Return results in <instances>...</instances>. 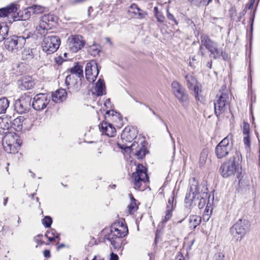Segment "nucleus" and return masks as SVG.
<instances>
[{
	"mask_svg": "<svg viewBox=\"0 0 260 260\" xmlns=\"http://www.w3.org/2000/svg\"><path fill=\"white\" fill-rule=\"evenodd\" d=\"M249 125L247 122H243V133L244 135H249Z\"/></svg>",
	"mask_w": 260,
	"mask_h": 260,
	"instance_id": "nucleus-41",
	"label": "nucleus"
},
{
	"mask_svg": "<svg viewBox=\"0 0 260 260\" xmlns=\"http://www.w3.org/2000/svg\"><path fill=\"white\" fill-rule=\"evenodd\" d=\"M138 131L137 128L134 126H127L123 131L121 138L123 141L125 142H132L137 137Z\"/></svg>",
	"mask_w": 260,
	"mask_h": 260,
	"instance_id": "nucleus-18",
	"label": "nucleus"
},
{
	"mask_svg": "<svg viewBox=\"0 0 260 260\" xmlns=\"http://www.w3.org/2000/svg\"><path fill=\"white\" fill-rule=\"evenodd\" d=\"M20 6L19 5L12 3L9 5L0 9V18L8 17L12 15L15 17L16 12L18 10Z\"/></svg>",
	"mask_w": 260,
	"mask_h": 260,
	"instance_id": "nucleus-19",
	"label": "nucleus"
},
{
	"mask_svg": "<svg viewBox=\"0 0 260 260\" xmlns=\"http://www.w3.org/2000/svg\"><path fill=\"white\" fill-rule=\"evenodd\" d=\"M154 11L155 16L157 15H158V14H159L158 11V8L156 7H154Z\"/></svg>",
	"mask_w": 260,
	"mask_h": 260,
	"instance_id": "nucleus-58",
	"label": "nucleus"
},
{
	"mask_svg": "<svg viewBox=\"0 0 260 260\" xmlns=\"http://www.w3.org/2000/svg\"><path fill=\"white\" fill-rule=\"evenodd\" d=\"M220 94H217L214 101V111L216 116H219L224 113L229 104V93L225 87Z\"/></svg>",
	"mask_w": 260,
	"mask_h": 260,
	"instance_id": "nucleus-10",
	"label": "nucleus"
},
{
	"mask_svg": "<svg viewBox=\"0 0 260 260\" xmlns=\"http://www.w3.org/2000/svg\"><path fill=\"white\" fill-rule=\"evenodd\" d=\"M47 19V17L44 16L40 20L39 24L37 26L36 29L38 34L41 35H45L47 33L48 27V25L46 22Z\"/></svg>",
	"mask_w": 260,
	"mask_h": 260,
	"instance_id": "nucleus-26",
	"label": "nucleus"
},
{
	"mask_svg": "<svg viewBox=\"0 0 260 260\" xmlns=\"http://www.w3.org/2000/svg\"><path fill=\"white\" fill-rule=\"evenodd\" d=\"M208 151L207 149H203L201 154L199 158V164L201 166L205 165L207 159Z\"/></svg>",
	"mask_w": 260,
	"mask_h": 260,
	"instance_id": "nucleus-34",
	"label": "nucleus"
},
{
	"mask_svg": "<svg viewBox=\"0 0 260 260\" xmlns=\"http://www.w3.org/2000/svg\"><path fill=\"white\" fill-rule=\"evenodd\" d=\"M43 254H44V256L45 257H49L50 256V251L49 250H45L44 251Z\"/></svg>",
	"mask_w": 260,
	"mask_h": 260,
	"instance_id": "nucleus-51",
	"label": "nucleus"
},
{
	"mask_svg": "<svg viewBox=\"0 0 260 260\" xmlns=\"http://www.w3.org/2000/svg\"><path fill=\"white\" fill-rule=\"evenodd\" d=\"M147 169L142 165L139 164L137 166L136 170L131 177V181L134 187L137 190H143L146 183L148 181V176L147 173Z\"/></svg>",
	"mask_w": 260,
	"mask_h": 260,
	"instance_id": "nucleus-3",
	"label": "nucleus"
},
{
	"mask_svg": "<svg viewBox=\"0 0 260 260\" xmlns=\"http://www.w3.org/2000/svg\"><path fill=\"white\" fill-rule=\"evenodd\" d=\"M9 101L6 98L0 99V114L5 113L9 106Z\"/></svg>",
	"mask_w": 260,
	"mask_h": 260,
	"instance_id": "nucleus-32",
	"label": "nucleus"
},
{
	"mask_svg": "<svg viewBox=\"0 0 260 260\" xmlns=\"http://www.w3.org/2000/svg\"><path fill=\"white\" fill-rule=\"evenodd\" d=\"M141 9L138 7L137 5L133 4L129 7V11L135 13V14H138L139 16L141 15L140 13Z\"/></svg>",
	"mask_w": 260,
	"mask_h": 260,
	"instance_id": "nucleus-37",
	"label": "nucleus"
},
{
	"mask_svg": "<svg viewBox=\"0 0 260 260\" xmlns=\"http://www.w3.org/2000/svg\"><path fill=\"white\" fill-rule=\"evenodd\" d=\"M205 47L210 52V55L214 59L220 57L222 54V49L218 48L216 43L209 39L206 35H202L201 38V46L200 52L202 55H204V48Z\"/></svg>",
	"mask_w": 260,
	"mask_h": 260,
	"instance_id": "nucleus-4",
	"label": "nucleus"
},
{
	"mask_svg": "<svg viewBox=\"0 0 260 260\" xmlns=\"http://www.w3.org/2000/svg\"><path fill=\"white\" fill-rule=\"evenodd\" d=\"M65 246L64 244H60L57 247V249L59 250V249L61 248H63Z\"/></svg>",
	"mask_w": 260,
	"mask_h": 260,
	"instance_id": "nucleus-59",
	"label": "nucleus"
},
{
	"mask_svg": "<svg viewBox=\"0 0 260 260\" xmlns=\"http://www.w3.org/2000/svg\"><path fill=\"white\" fill-rule=\"evenodd\" d=\"M23 120L24 116H19L15 118L12 122V127L17 132H22Z\"/></svg>",
	"mask_w": 260,
	"mask_h": 260,
	"instance_id": "nucleus-28",
	"label": "nucleus"
},
{
	"mask_svg": "<svg viewBox=\"0 0 260 260\" xmlns=\"http://www.w3.org/2000/svg\"><path fill=\"white\" fill-rule=\"evenodd\" d=\"M101 131L106 135L110 137H114L116 131L115 128L111 123L103 121L100 127Z\"/></svg>",
	"mask_w": 260,
	"mask_h": 260,
	"instance_id": "nucleus-21",
	"label": "nucleus"
},
{
	"mask_svg": "<svg viewBox=\"0 0 260 260\" xmlns=\"http://www.w3.org/2000/svg\"><path fill=\"white\" fill-rule=\"evenodd\" d=\"M172 211L173 210H172L170 209V208H169V209H167V210L166 212V215L163 217V218L162 219V222L163 223H165L167 221H168L169 219H170V218L172 217Z\"/></svg>",
	"mask_w": 260,
	"mask_h": 260,
	"instance_id": "nucleus-40",
	"label": "nucleus"
},
{
	"mask_svg": "<svg viewBox=\"0 0 260 260\" xmlns=\"http://www.w3.org/2000/svg\"><path fill=\"white\" fill-rule=\"evenodd\" d=\"M102 50L101 46L97 44H93L89 46L88 48V52L93 56H96Z\"/></svg>",
	"mask_w": 260,
	"mask_h": 260,
	"instance_id": "nucleus-30",
	"label": "nucleus"
},
{
	"mask_svg": "<svg viewBox=\"0 0 260 260\" xmlns=\"http://www.w3.org/2000/svg\"><path fill=\"white\" fill-rule=\"evenodd\" d=\"M210 215H208V214H203V220L205 221H207L210 218Z\"/></svg>",
	"mask_w": 260,
	"mask_h": 260,
	"instance_id": "nucleus-52",
	"label": "nucleus"
},
{
	"mask_svg": "<svg viewBox=\"0 0 260 260\" xmlns=\"http://www.w3.org/2000/svg\"><path fill=\"white\" fill-rule=\"evenodd\" d=\"M106 114L112 117L113 120H116V118H117L119 121H121L122 119L120 116V114L115 112L114 111H109L106 112Z\"/></svg>",
	"mask_w": 260,
	"mask_h": 260,
	"instance_id": "nucleus-36",
	"label": "nucleus"
},
{
	"mask_svg": "<svg viewBox=\"0 0 260 260\" xmlns=\"http://www.w3.org/2000/svg\"><path fill=\"white\" fill-rule=\"evenodd\" d=\"M243 142L247 149H249L250 147V140L249 135H244Z\"/></svg>",
	"mask_w": 260,
	"mask_h": 260,
	"instance_id": "nucleus-42",
	"label": "nucleus"
},
{
	"mask_svg": "<svg viewBox=\"0 0 260 260\" xmlns=\"http://www.w3.org/2000/svg\"><path fill=\"white\" fill-rule=\"evenodd\" d=\"M207 66L209 68H211V66H212V62H208V64H207Z\"/></svg>",
	"mask_w": 260,
	"mask_h": 260,
	"instance_id": "nucleus-61",
	"label": "nucleus"
},
{
	"mask_svg": "<svg viewBox=\"0 0 260 260\" xmlns=\"http://www.w3.org/2000/svg\"><path fill=\"white\" fill-rule=\"evenodd\" d=\"M208 194L206 192H200L197 182L194 180L190 184L189 192L186 193L185 203L187 207L197 205L199 209L203 208L206 204Z\"/></svg>",
	"mask_w": 260,
	"mask_h": 260,
	"instance_id": "nucleus-1",
	"label": "nucleus"
},
{
	"mask_svg": "<svg viewBox=\"0 0 260 260\" xmlns=\"http://www.w3.org/2000/svg\"><path fill=\"white\" fill-rule=\"evenodd\" d=\"M24 15H23V14L20 15V12H18V11H17L16 12L15 15V17H14L15 19H16V20L27 19L30 17V12L27 9H25L24 10Z\"/></svg>",
	"mask_w": 260,
	"mask_h": 260,
	"instance_id": "nucleus-33",
	"label": "nucleus"
},
{
	"mask_svg": "<svg viewBox=\"0 0 260 260\" xmlns=\"http://www.w3.org/2000/svg\"><path fill=\"white\" fill-rule=\"evenodd\" d=\"M47 234H49V236L55 237V238H58L59 237L58 234L56 233V231L54 230H50V231L48 232Z\"/></svg>",
	"mask_w": 260,
	"mask_h": 260,
	"instance_id": "nucleus-47",
	"label": "nucleus"
},
{
	"mask_svg": "<svg viewBox=\"0 0 260 260\" xmlns=\"http://www.w3.org/2000/svg\"><path fill=\"white\" fill-rule=\"evenodd\" d=\"M31 176L32 178L35 177V174L32 173V172H31Z\"/></svg>",
	"mask_w": 260,
	"mask_h": 260,
	"instance_id": "nucleus-64",
	"label": "nucleus"
},
{
	"mask_svg": "<svg viewBox=\"0 0 260 260\" xmlns=\"http://www.w3.org/2000/svg\"><path fill=\"white\" fill-rule=\"evenodd\" d=\"M39 8V6H34V9H35H35H38V8Z\"/></svg>",
	"mask_w": 260,
	"mask_h": 260,
	"instance_id": "nucleus-63",
	"label": "nucleus"
},
{
	"mask_svg": "<svg viewBox=\"0 0 260 260\" xmlns=\"http://www.w3.org/2000/svg\"><path fill=\"white\" fill-rule=\"evenodd\" d=\"M91 91L92 93L95 95L101 96L103 95L105 93V85L104 81L100 79Z\"/></svg>",
	"mask_w": 260,
	"mask_h": 260,
	"instance_id": "nucleus-25",
	"label": "nucleus"
},
{
	"mask_svg": "<svg viewBox=\"0 0 260 260\" xmlns=\"http://www.w3.org/2000/svg\"><path fill=\"white\" fill-rule=\"evenodd\" d=\"M67 96V93L65 89H59L52 94V100L54 102L60 103L64 101Z\"/></svg>",
	"mask_w": 260,
	"mask_h": 260,
	"instance_id": "nucleus-24",
	"label": "nucleus"
},
{
	"mask_svg": "<svg viewBox=\"0 0 260 260\" xmlns=\"http://www.w3.org/2000/svg\"><path fill=\"white\" fill-rule=\"evenodd\" d=\"M52 222V219L49 216H45L43 219H42V224L46 227V228H49L50 227L51 224Z\"/></svg>",
	"mask_w": 260,
	"mask_h": 260,
	"instance_id": "nucleus-39",
	"label": "nucleus"
},
{
	"mask_svg": "<svg viewBox=\"0 0 260 260\" xmlns=\"http://www.w3.org/2000/svg\"><path fill=\"white\" fill-rule=\"evenodd\" d=\"M92 260H104L103 258L99 255L95 256Z\"/></svg>",
	"mask_w": 260,
	"mask_h": 260,
	"instance_id": "nucleus-55",
	"label": "nucleus"
},
{
	"mask_svg": "<svg viewBox=\"0 0 260 260\" xmlns=\"http://www.w3.org/2000/svg\"><path fill=\"white\" fill-rule=\"evenodd\" d=\"M85 0H74L72 3L74 4L82 3Z\"/></svg>",
	"mask_w": 260,
	"mask_h": 260,
	"instance_id": "nucleus-54",
	"label": "nucleus"
},
{
	"mask_svg": "<svg viewBox=\"0 0 260 260\" xmlns=\"http://www.w3.org/2000/svg\"><path fill=\"white\" fill-rule=\"evenodd\" d=\"M167 17L169 19L173 21L176 24H178V22L176 21V19L175 18L174 16L169 12L168 9L167 10Z\"/></svg>",
	"mask_w": 260,
	"mask_h": 260,
	"instance_id": "nucleus-45",
	"label": "nucleus"
},
{
	"mask_svg": "<svg viewBox=\"0 0 260 260\" xmlns=\"http://www.w3.org/2000/svg\"><path fill=\"white\" fill-rule=\"evenodd\" d=\"M29 107V101H27L24 99H21L16 101L15 104V109L16 111L20 114H22L28 111Z\"/></svg>",
	"mask_w": 260,
	"mask_h": 260,
	"instance_id": "nucleus-22",
	"label": "nucleus"
},
{
	"mask_svg": "<svg viewBox=\"0 0 260 260\" xmlns=\"http://www.w3.org/2000/svg\"><path fill=\"white\" fill-rule=\"evenodd\" d=\"M212 208L210 207V205H209L208 204L207 205L204 214H208V215H211L212 213Z\"/></svg>",
	"mask_w": 260,
	"mask_h": 260,
	"instance_id": "nucleus-46",
	"label": "nucleus"
},
{
	"mask_svg": "<svg viewBox=\"0 0 260 260\" xmlns=\"http://www.w3.org/2000/svg\"><path fill=\"white\" fill-rule=\"evenodd\" d=\"M17 136L10 135L6 136L3 145L5 150L8 153H15L18 151L20 144L17 142Z\"/></svg>",
	"mask_w": 260,
	"mask_h": 260,
	"instance_id": "nucleus-13",
	"label": "nucleus"
},
{
	"mask_svg": "<svg viewBox=\"0 0 260 260\" xmlns=\"http://www.w3.org/2000/svg\"><path fill=\"white\" fill-rule=\"evenodd\" d=\"M60 45V40L56 36H47L43 38L41 43L43 51L47 54L56 52Z\"/></svg>",
	"mask_w": 260,
	"mask_h": 260,
	"instance_id": "nucleus-9",
	"label": "nucleus"
},
{
	"mask_svg": "<svg viewBox=\"0 0 260 260\" xmlns=\"http://www.w3.org/2000/svg\"><path fill=\"white\" fill-rule=\"evenodd\" d=\"M127 233V227L122 222L115 223L111 226V234L108 236L107 239L110 242L113 247L117 248L119 245L116 239L125 236Z\"/></svg>",
	"mask_w": 260,
	"mask_h": 260,
	"instance_id": "nucleus-5",
	"label": "nucleus"
},
{
	"mask_svg": "<svg viewBox=\"0 0 260 260\" xmlns=\"http://www.w3.org/2000/svg\"><path fill=\"white\" fill-rule=\"evenodd\" d=\"M155 16L156 17L158 21L160 22H164V17L162 15H161L160 14H158V15H157Z\"/></svg>",
	"mask_w": 260,
	"mask_h": 260,
	"instance_id": "nucleus-49",
	"label": "nucleus"
},
{
	"mask_svg": "<svg viewBox=\"0 0 260 260\" xmlns=\"http://www.w3.org/2000/svg\"><path fill=\"white\" fill-rule=\"evenodd\" d=\"M3 55H2V53H0V62H1V61H2V60H3Z\"/></svg>",
	"mask_w": 260,
	"mask_h": 260,
	"instance_id": "nucleus-62",
	"label": "nucleus"
},
{
	"mask_svg": "<svg viewBox=\"0 0 260 260\" xmlns=\"http://www.w3.org/2000/svg\"><path fill=\"white\" fill-rule=\"evenodd\" d=\"M187 87L194 91L196 100L203 102L204 99L201 95V89L197 80L192 74H187L185 77Z\"/></svg>",
	"mask_w": 260,
	"mask_h": 260,
	"instance_id": "nucleus-12",
	"label": "nucleus"
},
{
	"mask_svg": "<svg viewBox=\"0 0 260 260\" xmlns=\"http://www.w3.org/2000/svg\"><path fill=\"white\" fill-rule=\"evenodd\" d=\"M201 217L197 215H190L188 219V225L190 229H194L201 223Z\"/></svg>",
	"mask_w": 260,
	"mask_h": 260,
	"instance_id": "nucleus-27",
	"label": "nucleus"
},
{
	"mask_svg": "<svg viewBox=\"0 0 260 260\" xmlns=\"http://www.w3.org/2000/svg\"><path fill=\"white\" fill-rule=\"evenodd\" d=\"M145 143L143 140L140 142H134L131 146L127 147V149H131V153L136 155L139 159H142L146 154Z\"/></svg>",
	"mask_w": 260,
	"mask_h": 260,
	"instance_id": "nucleus-15",
	"label": "nucleus"
},
{
	"mask_svg": "<svg viewBox=\"0 0 260 260\" xmlns=\"http://www.w3.org/2000/svg\"><path fill=\"white\" fill-rule=\"evenodd\" d=\"M254 1H255V0H251V1L250 4L249 6V9H251L253 7Z\"/></svg>",
	"mask_w": 260,
	"mask_h": 260,
	"instance_id": "nucleus-56",
	"label": "nucleus"
},
{
	"mask_svg": "<svg viewBox=\"0 0 260 260\" xmlns=\"http://www.w3.org/2000/svg\"><path fill=\"white\" fill-rule=\"evenodd\" d=\"M249 226V221L246 219H239L231 228L232 239L236 242L241 241L245 236Z\"/></svg>",
	"mask_w": 260,
	"mask_h": 260,
	"instance_id": "nucleus-7",
	"label": "nucleus"
},
{
	"mask_svg": "<svg viewBox=\"0 0 260 260\" xmlns=\"http://www.w3.org/2000/svg\"><path fill=\"white\" fill-rule=\"evenodd\" d=\"M7 201H8V198H6V199H4V206L6 205L7 203Z\"/></svg>",
	"mask_w": 260,
	"mask_h": 260,
	"instance_id": "nucleus-60",
	"label": "nucleus"
},
{
	"mask_svg": "<svg viewBox=\"0 0 260 260\" xmlns=\"http://www.w3.org/2000/svg\"><path fill=\"white\" fill-rule=\"evenodd\" d=\"M241 157L240 152L236 151L234 155L221 166L220 169L221 175L223 178H228L237 174V178H239L241 167L239 164V161Z\"/></svg>",
	"mask_w": 260,
	"mask_h": 260,
	"instance_id": "nucleus-2",
	"label": "nucleus"
},
{
	"mask_svg": "<svg viewBox=\"0 0 260 260\" xmlns=\"http://www.w3.org/2000/svg\"><path fill=\"white\" fill-rule=\"evenodd\" d=\"M233 135L228 134L216 147L215 154L218 158L225 157L231 151L233 147Z\"/></svg>",
	"mask_w": 260,
	"mask_h": 260,
	"instance_id": "nucleus-8",
	"label": "nucleus"
},
{
	"mask_svg": "<svg viewBox=\"0 0 260 260\" xmlns=\"http://www.w3.org/2000/svg\"><path fill=\"white\" fill-rule=\"evenodd\" d=\"M42 235H37V236H36V237L34 238V240H35L36 242H37L38 244H39L40 243L41 244H43V241H42L41 240V239H40V238H41V237H42Z\"/></svg>",
	"mask_w": 260,
	"mask_h": 260,
	"instance_id": "nucleus-48",
	"label": "nucleus"
},
{
	"mask_svg": "<svg viewBox=\"0 0 260 260\" xmlns=\"http://www.w3.org/2000/svg\"><path fill=\"white\" fill-rule=\"evenodd\" d=\"M28 38V36L25 37L22 36H11L5 40V47L10 52L17 53L24 47L26 39Z\"/></svg>",
	"mask_w": 260,
	"mask_h": 260,
	"instance_id": "nucleus-6",
	"label": "nucleus"
},
{
	"mask_svg": "<svg viewBox=\"0 0 260 260\" xmlns=\"http://www.w3.org/2000/svg\"><path fill=\"white\" fill-rule=\"evenodd\" d=\"M22 123V131H30L34 125V120L29 117H24Z\"/></svg>",
	"mask_w": 260,
	"mask_h": 260,
	"instance_id": "nucleus-31",
	"label": "nucleus"
},
{
	"mask_svg": "<svg viewBox=\"0 0 260 260\" xmlns=\"http://www.w3.org/2000/svg\"><path fill=\"white\" fill-rule=\"evenodd\" d=\"M71 75L66 77L65 82L67 85H69L71 83V81L74 78V76L76 75L78 78L83 77V70L82 66L78 64H76L74 67L70 69Z\"/></svg>",
	"mask_w": 260,
	"mask_h": 260,
	"instance_id": "nucleus-20",
	"label": "nucleus"
},
{
	"mask_svg": "<svg viewBox=\"0 0 260 260\" xmlns=\"http://www.w3.org/2000/svg\"><path fill=\"white\" fill-rule=\"evenodd\" d=\"M128 210L131 214L134 213L136 212L138 208V206L136 203V200L133 198V197H131V203L128 205Z\"/></svg>",
	"mask_w": 260,
	"mask_h": 260,
	"instance_id": "nucleus-35",
	"label": "nucleus"
},
{
	"mask_svg": "<svg viewBox=\"0 0 260 260\" xmlns=\"http://www.w3.org/2000/svg\"><path fill=\"white\" fill-rule=\"evenodd\" d=\"M118 255L112 252L111 254L110 260H118Z\"/></svg>",
	"mask_w": 260,
	"mask_h": 260,
	"instance_id": "nucleus-50",
	"label": "nucleus"
},
{
	"mask_svg": "<svg viewBox=\"0 0 260 260\" xmlns=\"http://www.w3.org/2000/svg\"><path fill=\"white\" fill-rule=\"evenodd\" d=\"M172 88L174 95L180 102L183 103L188 100L187 95L178 82L173 81L172 83Z\"/></svg>",
	"mask_w": 260,
	"mask_h": 260,
	"instance_id": "nucleus-17",
	"label": "nucleus"
},
{
	"mask_svg": "<svg viewBox=\"0 0 260 260\" xmlns=\"http://www.w3.org/2000/svg\"><path fill=\"white\" fill-rule=\"evenodd\" d=\"M9 28L4 22L0 23V42L5 40L8 35Z\"/></svg>",
	"mask_w": 260,
	"mask_h": 260,
	"instance_id": "nucleus-29",
	"label": "nucleus"
},
{
	"mask_svg": "<svg viewBox=\"0 0 260 260\" xmlns=\"http://www.w3.org/2000/svg\"><path fill=\"white\" fill-rule=\"evenodd\" d=\"M18 85L21 90L31 88L34 85V82L29 76L23 77L18 81Z\"/></svg>",
	"mask_w": 260,
	"mask_h": 260,
	"instance_id": "nucleus-23",
	"label": "nucleus"
},
{
	"mask_svg": "<svg viewBox=\"0 0 260 260\" xmlns=\"http://www.w3.org/2000/svg\"><path fill=\"white\" fill-rule=\"evenodd\" d=\"M174 199V198L173 196H172L169 199L168 202V205H167V209H169L170 208L172 210H173L174 209V205H173Z\"/></svg>",
	"mask_w": 260,
	"mask_h": 260,
	"instance_id": "nucleus-43",
	"label": "nucleus"
},
{
	"mask_svg": "<svg viewBox=\"0 0 260 260\" xmlns=\"http://www.w3.org/2000/svg\"><path fill=\"white\" fill-rule=\"evenodd\" d=\"M7 118H0V128L4 129H8L9 127L10 124L7 121Z\"/></svg>",
	"mask_w": 260,
	"mask_h": 260,
	"instance_id": "nucleus-38",
	"label": "nucleus"
},
{
	"mask_svg": "<svg viewBox=\"0 0 260 260\" xmlns=\"http://www.w3.org/2000/svg\"><path fill=\"white\" fill-rule=\"evenodd\" d=\"M45 236L48 238L49 242H52L55 239V237L49 236V235L47 233L45 234Z\"/></svg>",
	"mask_w": 260,
	"mask_h": 260,
	"instance_id": "nucleus-53",
	"label": "nucleus"
},
{
	"mask_svg": "<svg viewBox=\"0 0 260 260\" xmlns=\"http://www.w3.org/2000/svg\"><path fill=\"white\" fill-rule=\"evenodd\" d=\"M178 260H185L182 255H179L177 257Z\"/></svg>",
	"mask_w": 260,
	"mask_h": 260,
	"instance_id": "nucleus-57",
	"label": "nucleus"
},
{
	"mask_svg": "<svg viewBox=\"0 0 260 260\" xmlns=\"http://www.w3.org/2000/svg\"><path fill=\"white\" fill-rule=\"evenodd\" d=\"M85 41L80 35H71L67 40V48L71 52L76 53L84 47Z\"/></svg>",
	"mask_w": 260,
	"mask_h": 260,
	"instance_id": "nucleus-11",
	"label": "nucleus"
},
{
	"mask_svg": "<svg viewBox=\"0 0 260 260\" xmlns=\"http://www.w3.org/2000/svg\"><path fill=\"white\" fill-rule=\"evenodd\" d=\"M99 73V69L95 60L87 63L85 67V76L86 79L90 82L95 81Z\"/></svg>",
	"mask_w": 260,
	"mask_h": 260,
	"instance_id": "nucleus-14",
	"label": "nucleus"
},
{
	"mask_svg": "<svg viewBox=\"0 0 260 260\" xmlns=\"http://www.w3.org/2000/svg\"><path fill=\"white\" fill-rule=\"evenodd\" d=\"M224 255L221 252H219L214 255V260H224Z\"/></svg>",
	"mask_w": 260,
	"mask_h": 260,
	"instance_id": "nucleus-44",
	"label": "nucleus"
},
{
	"mask_svg": "<svg viewBox=\"0 0 260 260\" xmlns=\"http://www.w3.org/2000/svg\"><path fill=\"white\" fill-rule=\"evenodd\" d=\"M50 99L47 95L39 93L34 98L32 106L35 110L41 111L46 107Z\"/></svg>",
	"mask_w": 260,
	"mask_h": 260,
	"instance_id": "nucleus-16",
	"label": "nucleus"
}]
</instances>
